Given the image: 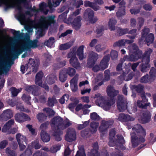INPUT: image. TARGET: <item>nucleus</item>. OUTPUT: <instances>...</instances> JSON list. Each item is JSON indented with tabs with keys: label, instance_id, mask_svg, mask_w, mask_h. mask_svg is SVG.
I'll use <instances>...</instances> for the list:
<instances>
[{
	"label": "nucleus",
	"instance_id": "603ef678",
	"mask_svg": "<svg viewBox=\"0 0 156 156\" xmlns=\"http://www.w3.org/2000/svg\"><path fill=\"white\" fill-rule=\"evenodd\" d=\"M37 32L38 36L40 37H42L44 36L45 34V31L42 25L39 26Z\"/></svg>",
	"mask_w": 156,
	"mask_h": 156
},
{
	"label": "nucleus",
	"instance_id": "864d4df0",
	"mask_svg": "<svg viewBox=\"0 0 156 156\" xmlns=\"http://www.w3.org/2000/svg\"><path fill=\"white\" fill-rule=\"evenodd\" d=\"M84 46L81 45L79 47V58L80 60H82L84 58L83 54V50Z\"/></svg>",
	"mask_w": 156,
	"mask_h": 156
},
{
	"label": "nucleus",
	"instance_id": "393cba45",
	"mask_svg": "<svg viewBox=\"0 0 156 156\" xmlns=\"http://www.w3.org/2000/svg\"><path fill=\"white\" fill-rule=\"evenodd\" d=\"M141 98L143 101H140V100H138L137 102V105L139 107L144 108L146 106H149L150 103H147V100L144 94L142 95L141 96Z\"/></svg>",
	"mask_w": 156,
	"mask_h": 156
},
{
	"label": "nucleus",
	"instance_id": "7ed1b4c3",
	"mask_svg": "<svg viewBox=\"0 0 156 156\" xmlns=\"http://www.w3.org/2000/svg\"><path fill=\"white\" fill-rule=\"evenodd\" d=\"M51 124L56 126V129L62 131L71 125L72 123L69 119L66 118L65 121V124L63 119L59 116L54 117L51 121Z\"/></svg>",
	"mask_w": 156,
	"mask_h": 156
},
{
	"label": "nucleus",
	"instance_id": "c9c22d12",
	"mask_svg": "<svg viewBox=\"0 0 156 156\" xmlns=\"http://www.w3.org/2000/svg\"><path fill=\"white\" fill-rule=\"evenodd\" d=\"M67 75L70 77L74 76L76 73V70L73 68L69 67L67 68H63Z\"/></svg>",
	"mask_w": 156,
	"mask_h": 156
},
{
	"label": "nucleus",
	"instance_id": "6ab92c4d",
	"mask_svg": "<svg viewBox=\"0 0 156 156\" xmlns=\"http://www.w3.org/2000/svg\"><path fill=\"white\" fill-rule=\"evenodd\" d=\"M27 48V47L24 44L21 46L20 48L18 50H16L15 49L13 50L12 52V55L13 57L16 58L19 55L22 53L25 50L28 51V50Z\"/></svg>",
	"mask_w": 156,
	"mask_h": 156
},
{
	"label": "nucleus",
	"instance_id": "49530a36",
	"mask_svg": "<svg viewBox=\"0 0 156 156\" xmlns=\"http://www.w3.org/2000/svg\"><path fill=\"white\" fill-rule=\"evenodd\" d=\"M37 118L39 122H42L45 120L47 118L46 115L42 113H39L36 115Z\"/></svg>",
	"mask_w": 156,
	"mask_h": 156
},
{
	"label": "nucleus",
	"instance_id": "f03ea898",
	"mask_svg": "<svg viewBox=\"0 0 156 156\" xmlns=\"http://www.w3.org/2000/svg\"><path fill=\"white\" fill-rule=\"evenodd\" d=\"M129 56H125L124 57V60L135 61L142 55V52L138 50L137 46L133 44L128 47Z\"/></svg>",
	"mask_w": 156,
	"mask_h": 156
},
{
	"label": "nucleus",
	"instance_id": "7c9ffc66",
	"mask_svg": "<svg viewBox=\"0 0 156 156\" xmlns=\"http://www.w3.org/2000/svg\"><path fill=\"white\" fill-rule=\"evenodd\" d=\"M43 75L44 74L41 71H40L37 73L35 79V83L36 85H41Z\"/></svg>",
	"mask_w": 156,
	"mask_h": 156
},
{
	"label": "nucleus",
	"instance_id": "37998d69",
	"mask_svg": "<svg viewBox=\"0 0 156 156\" xmlns=\"http://www.w3.org/2000/svg\"><path fill=\"white\" fill-rule=\"evenodd\" d=\"M108 122L102 121L101 125L99 128V130L100 132H102L104 130L106 129L109 126Z\"/></svg>",
	"mask_w": 156,
	"mask_h": 156
},
{
	"label": "nucleus",
	"instance_id": "1a4fd4ad",
	"mask_svg": "<svg viewBox=\"0 0 156 156\" xmlns=\"http://www.w3.org/2000/svg\"><path fill=\"white\" fill-rule=\"evenodd\" d=\"M149 31L150 30L148 28H145L143 30L142 33V37L140 40L141 41L143 40L144 38L146 36L145 41L147 43L148 45L153 42L154 39V35L152 34L151 33L147 35Z\"/></svg>",
	"mask_w": 156,
	"mask_h": 156
},
{
	"label": "nucleus",
	"instance_id": "de8ad7c7",
	"mask_svg": "<svg viewBox=\"0 0 156 156\" xmlns=\"http://www.w3.org/2000/svg\"><path fill=\"white\" fill-rule=\"evenodd\" d=\"M125 11L124 8H120L116 12V15L118 18H120L125 15Z\"/></svg>",
	"mask_w": 156,
	"mask_h": 156
},
{
	"label": "nucleus",
	"instance_id": "69168bd1",
	"mask_svg": "<svg viewBox=\"0 0 156 156\" xmlns=\"http://www.w3.org/2000/svg\"><path fill=\"white\" fill-rule=\"evenodd\" d=\"M151 115L150 113H149L147 115H145L142 119V122L145 123L148 122L151 119Z\"/></svg>",
	"mask_w": 156,
	"mask_h": 156
},
{
	"label": "nucleus",
	"instance_id": "5701e85b",
	"mask_svg": "<svg viewBox=\"0 0 156 156\" xmlns=\"http://www.w3.org/2000/svg\"><path fill=\"white\" fill-rule=\"evenodd\" d=\"M88 62L91 65L94 63L95 61L98 58V54L93 51L90 52Z\"/></svg>",
	"mask_w": 156,
	"mask_h": 156
},
{
	"label": "nucleus",
	"instance_id": "a211bd4d",
	"mask_svg": "<svg viewBox=\"0 0 156 156\" xmlns=\"http://www.w3.org/2000/svg\"><path fill=\"white\" fill-rule=\"evenodd\" d=\"M78 74H77L70 80V87L73 92H75L78 89L77 81Z\"/></svg>",
	"mask_w": 156,
	"mask_h": 156
},
{
	"label": "nucleus",
	"instance_id": "ddd939ff",
	"mask_svg": "<svg viewBox=\"0 0 156 156\" xmlns=\"http://www.w3.org/2000/svg\"><path fill=\"white\" fill-rule=\"evenodd\" d=\"M27 66L30 69V71L34 73H36L38 69L39 63L38 62H36L35 60L33 59L30 58L27 64Z\"/></svg>",
	"mask_w": 156,
	"mask_h": 156
},
{
	"label": "nucleus",
	"instance_id": "473e14b6",
	"mask_svg": "<svg viewBox=\"0 0 156 156\" xmlns=\"http://www.w3.org/2000/svg\"><path fill=\"white\" fill-rule=\"evenodd\" d=\"M67 75L64 69H63L61 70L59 73V80L62 82H64L67 80Z\"/></svg>",
	"mask_w": 156,
	"mask_h": 156
},
{
	"label": "nucleus",
	"instance_id": "bf43d9fd",
	"mask_svg": "<svg viewBox=\"0 0 156 156\" xmlns=\"http://www.w3.org/2000/svg\"><path fill=\"white\" fill-rule=\"evenodd\" d=\"M6 152L8 156H16V154L15 151L11 150L10 148L8 147L6 148Z\"/></svg>",
	"mask_w": 156,
	"mask_h": 156
},
{
	"label": "nucleus",
	"instance_id": "13d9d810",
	"mask_svg": "<svg viewBox=\"0 0 156 156\" xmlns=\"http://www.w3.org/2000/svg\"><path fill=\"white\" fill-rule=\"evenodd\" d=\"M22 99L28 105L30 104V102L29 101L31 97L30 95L23 94L22 95Z\"/></svg>",
	"mask_w": 156,
	"mask_h": 156
},
{
	"label": "nucleus",
	"instance_id": "a18cd8bd",
	"mask_svg": "<svg viewBox=\"0 0 156 156\" xmlns=\"http://www.w3.org/2000/svg\"><path fill=\"white\" fill-rule=\"evenodd\" d=\"M84 5L86 7H92L95 11H97L100 9V7L94 5V2L92 3L89 1H86L85 2Z\"/></svg>",
	"mask_w": 156,
	"mask_h": 156
},
{
	"label": "nucleus",
	"instance_id": "09e8293b",
	"mask_svg": "<svg viewBox=\"0 0 156 156\" xmlns=\"http://www.w3.org/2000/svg\"><path fill=\"white\" fill-rule=\"evenodd\" d=\"M46 6V4L44 2H43L39 4V8L40 11L43 12L45 14H47L49 10L48 9H45Z\"/></svg>",
	"mask_w": 156,
	"mask_h": 156
},
{
	"label": "nucleus",
	"instance_id": "e2e57ef3",
	"mask_svg": "<svg viewBox=\"0 0 156 156\" xmlns=\"http://www.w3.org/2000/svg\"><path fill=\"white\" fill-rule=\"evenodd\" d=\"M105 48V47L102 45L100 44H97L95 47V49L97 52H101L104 50Z\"/></svg>",
	"mask_w": 156,
	"mask_h": 156
},
{
	"label": "nucleus",
	"instance_id": "0eeeda50",
	"mask_svg": "<svg viewBox=\"0 0 156 156\" xmlns=\"http://www.w3.org/2000/svg\"><path fill=\"white\" fill-rule=\"evenodd\" d=\"M94 149L92 150L89 153L88 156H99L97 149L98 145L97 143H94L93 145ZM79 156H86L83 147L81 146L79 150Z\"/></svg>",
	"mask_w": 156,
	"mask_h": 156
},
{
	"label": "nucleus",
	"instance_id": "4be33fe9",
	"mask_svg": "<svg viewBox=\"0 0 156 156\" xmlns=\"http://www.w3.org/2000/svg\"><path fill=\"white\" fill-rule=\"evenodd\" d=\"M52 129L55 131L54 133V135L55 136V140L57 141H61L62 138L60 136L63 134V131L60 129H57L56 126H55L53 125L52 126Z\"/></svg>",
	"mask_w": 156,
	"mask_h": 156
},
{
	"label": "nucleus",
	"instance_id": "052dcab7",
	"mask_svg": "<svg viewBox=\"0 0 156 156\" xmlns=\"http://www.w3.org/2000/svg\"><path fill=\"white\" fill-rule=\"evenodd\" d=\"M32 146L36 149H39L41 147V145L39 144V141L37 140L32 142Z\"/></svg>",
	"mask_w": 156,
	"mask_h": 156
},
{
	"label": "nucleus",
	"instance_id": "b1692460",
	"mask_svg": "<svg viewBox=\"0 0 156 156\" xmlns=\"http://www.w3.org/2000/svg\"><path fill=\"white\" fill-rule=\"evenodd\" d=\"M110 56L109 55L105 56L100 64L101 70H103L108 66V62L109 60Z\"/></svg>",
	"mask_w": 156,
	"mask_h": 156
},
{
	"label": "nucleus",
	"instance_id": "423d86ee",
	"mask_svg": "<svg viewBox=\"0 0 156 156\" xmlns=\"http://www.w3.org/2000/svg\"><path fill=\"white\" fill-rule=\"evenodd\" d=\"M76 55L78 56V49L76 50L73 48V52L68 54V57L71 58L69 60L71 65L77 69L78 68V59L76 57Z\"/></svg>",
	"mask_w": 156,
	"mask_h": 156
},
{
	"label": "nucleus",
	"instance_id": "412c9836",
	"mask_svg": "<svg viewBox=\"0 0 156 156\" xmlns=\"http://www.w3.org/2000/svg\"><path fill=\"white\" fill-rule=\"evenodd\" d=\"M133 42V40L122 39L114 43L113 46L114 47H121L124 46L126 44L131 43Z\"/></svg>",
	"mask_w": 156,
	"mask_h": 156
},
{
	"label": "nucleus",
	"instance_id": "c85d7f7f",
	"mask_svg": "<svg viewBox=\"0 0 156 156\" xmlns=\"http://www.w3.org/2000/svg\"><path fill=\"white\" fill-rule=\"evenodd\" d=\"M107 93L108 96L112 98L117 95L119 93L118 91L115 90L112 86H108L107 88Z\"/></svg>",
	"mask_w": 156,
	"mask_h": 156
},
{
	"label": "nucleus",
	"instance_id": "f257e3e1",
	"mask_svg": "<svg viewBox=\"0 0 156 156\" xmlns=\"http://www.w3.org/2000/svg\"><path fill=\"white\" fill-rule=\"evenodd\" d=\"M132 130L133 132L131 133V142L133 147H136L145 141L146 132L140 124L134 126Z\"/></svg>",
	"mask_w": 156,
	"mask_h": 156
},
{
	"label": "nucleus",
	"instance_id": "58836bf2",
	"mask_svg": "<svg viewBox=\"0 0 156 156\" xmlns=\"http://www.w3.org/2000/svg\"><path fill=\"white\" fill-rule=\"evenodd\" d=\"M26 15H28L31 16H33V14H31L30 11H27L25 12V13H23L21 14L17 15V17L18 19L20 20L24 21L26 20Z\"/></svg>",
	"mask_w": 156,
	"mask_h": 156
},
{
	"label": "nucleus",
	"instance_id": "2eb2a0df",
	"mask_svg": "<svg viewBox=\"0 0 156 156\" xmlns=\"http://www.w3.org/2000/svg\"><path fill=\"white\" fill-rule=\"evenodd\" d=\"M55 16H49L46 17H41L40 19V21L41 22L46 23L48 25L54 24L55 21Z\"/></svg>",
	"mask_w": 156,
	"mask_h": 156
},
{
	"label": "nucleus",
	"instance_id": "72a5a7b5",
	"mask_svg": "<svg viewBox=\"0 0 156 156\" xmlns=\"http://www.w3.org/2000/svg\"><path fill=\"white\" fill-rule=\"evenodd\" d=\"M14 122L13 120L12 119L10 120L4 126L2 129V131L3 132H6L11 128Z\"/></svg>",
	"mask_w": 156,
	"mask_h": 156
},
{
	"label": "nucleus",
	"instance_id": "8fccbe9b",
	"mask_svg": "<svg viewBox=\"0 0 156 156\" xmlns=\"http://www.w3.org/2000/svg\"><path fill=\"white\" fill-rule=\"evenodd\" d=\"M115 134V131L114 129H112L110 132L109 133V145L110 146H112L113 145V144H112L113 142H114L113 140V138L114 137Z\"/></svg>",
	"mask_w": 156,
	"mask_h": 156
},
{
	"label": "nucleus",
	"instance_id": "dca6fc26",
	"mask_svg": "<svg viewBox=\"0 0 156 156\" xmlns=\"http://www.w3.org/2000/svg\"><path fill=\"white\" fill-rule=\"evenodd\" d=\"M27 91L28 92H31L34 96H38L39 95L38 92L39 87L35 85H28L26 87Z\"/></svg>",
	"mask_w": 156,
	"mask_h": 156
},
{
	"label": "nucleus",
	"instance_id": "f8f14e48",
	"mask_svg": "<svg viewBox=\"0 0 156 156\" xmlns=\"http://www.w3.org/2000/svg\"><path fill=\"white\" fill-rule=\"evenodd\" d=\"M16 121L19 123H22L30 120V118L28 115L23 112L16 113L15 116Z\"/></svg>",
	"mask_w": 156,
	"mask_h": 156
},
{
	"label": "nucleus",
	"instance_id": "338daca9",
	"mask_svg": "<svg viewBox=\"0 0 156 156\" xmlns=\"http://www.w3.org/2000/svg\"><path fill=\"white\" fill-rule=\"evenodd\" d=\"M128 29L127 28L122 29L120 28H119L118 30V32L120 35H122L128 33Z\"/></svg>",
	"mask_w": 156,
	"mask_h": 156
},
{
	"label": "nucleus",
	"instance_id": "20e7f679",
	"mask_svg": "<svg viewBox=\"0 0 156 156\" xmlns=\"http://www.w3.org/2000/svg\"><path fill=\"white\" fill-rule=\"evenodd\" d=\"M94 98L97 99L96 101V105L106 111L109 109L111 106L113 105L115 102L113 100L109 101H105L103 97L99 94H95Z\"/></svg>",
	"mask_w": 156,
	"mask_h": 156
},
{
	"label": "nucleus",
	"instance_id": "a878e982",
	"mask_svg": "<svg viewBox=\"0 0 156 156\" xmlns=\"http://www.w3.org/2000/svg\"><path fill=\"white\" fill-rule=\"evenodd\" d=\"M118 119L119 120L121 121H133L134 118L128 115H125L123 114H120L119 115Z\"/></svg>",
	"mask_w": 156,
	"mask_h": 156
},
{
	"label": "nucleus",
	"instance_id": "4d7b16f0",
	"mask_svg": "<svg viewBox=\"0 0 156 156\" xmlns=\"http://www.w3.org/2000/svg\"><path fill=\"white\" fill-rule=\"evenodd\" d=\"M32 152L28 146L25 152L20 154V156H30L32 154Z\"/></svg>",
	"mask_w": 156,
	"mask_h": 156
},
{
	"label": "nucleus",
	"instance_id": "6e6552de",
	"mask_svg": "<svg viewBox=\"0 0 156 156\" xmlns=\"http://www.w3.org/2000/svg\"><path fill=\"white\" fill-rule=\"evenodd\" d=\"M78 9H76L73 14L69 16L68 21L71 23L73 28L76 30H78Z\"/></svg>",
	"mask_w": 156,
	"mask_h": 156
},
{
	"label": "nucleus",
	"instance_id": "0e129e2a",
	"mask_svg": "<svg viewBox=\"0 0 156 156\" xmlns=\"http://www.w3.org/2000/svg\"><path fill=\"white\" fill-rule=\"evenodd\" d=\"M150 77L151 79H154L156 77V69L152 68L150 72Z\"/></svg>",
	"mask_w": 156,
	"mask_h": 156
},
{
	"label": "nucleus",
	"instance_id": "bb28decb",
	"mask_svg": "<svg viewBox=\"0 0 156 156\" xmlns=\"http://www.w3.org/2000/svg\"><path fill=\"white\" fill-rule=\"evenodd\" d=\"M11 32L16 37L26 40L27 39V36L23 33H20V31H16L14 29H11Z\"/></svg>",
	"mask_w": 156,
	"mask_h": 156
},
{
	"label": "nucleus",
	"instance_id": "ea45409f",
	"mask_svg": "<svg viewBox=\"0 0 156 156\" xmlns=\"http://www.w3.org/2000/svg\"><path fill=\"white\" fill-rule=\"evenodd\" d=\"M56 79V76L52 74L47 76L46 79L47 82L49 84H52L54 83Z\"/></svg>",
	"mask_w": 156,
	"mask_h": 156
},
{
	"label": "nucleus",
	"instance_id": "9d476101",
	"mask_svg": "<svg viewBox=\"0 0 156 156\" xmlns=\"http://www.w3.org/2000/svg\"><path fill=\"white\" fill-rule=\"evenodd\" d=\"M117 104L118 109L120 112H123L127 108L126 99L123 98L122 95L118 96Z\"/></svg>",
	"mask_w": 156,
	"mask_h": 156
},
{
	"label": "nucleus",
	"instance_id": "c03bdc74",
	"mask_svg": "<svg viewBox=\"0 0 156 156\" xmlns=\"http://www.w3.org/2000/svg\"><path fill=\"white\" fill-rule=\"evenodd\" d=\"M43 111L46 112L49 118L54 116L55 114V112L53 109L49 108H44Z\"/></svg>",
	"mask_w": 156,
	"mask_h": 156
},
{
	"label": "nucleus",
	"instance_id": "39448f33",
	"mask_svg": "<svg viewBox=\"0 0 156 156\" xmlns=\"http://www.w3.org/2000/svg\"><path fill=\"white\" fill-rule=\"evenodd\" d=\"M152 52V50L149 48L145 53L142 59L143 65L141 66V70L143 72H146L150 66L149 64V56Z\"/></svg>",
	"mask_w": 156,
	"mask_h": 156
},
{
	"label": "nucleus",
	"instance_id": "79ce46f5",
	"mask_svg": "<svg viewBox=\"0 0 156 156\" xmlns=\"http://www.w3.org/2000/svg\"><path fill=\"white\" fill-rule=\"evenodd\" d=\"M73 45V44L69 42L65 44H61L59 47V49L61 50H67L69 48Z\"/></svg>",
	"mask_w": 156,
	"mask_h": 156
},
{
	"label": "nucleus",
	"instance_id": "e433bc0d",
	"mask_svg": "<svg viewBox=\"0 0 156 156\" xmlns=\"http://www.w3.org/2000/svg\"><path fill=\"white\" fill-rule=\"evenodd\" d=\"M16 138L18 143L25 142L27 144V140L26 137L21 135L20 133H18L16 135Z\"/></svg>",
	"mask_w": 156,
	"mask_h": 156
},
{
	"label": "nucleus",
	"instance_id": "6e6d98bb",
	"mask_svg": "<svg viewBox=\"0 0 156 156\" xmlns=\"http://www.w3.org/2000/svg\"><path fill=\"white\" fill-rule=\"evenodd\" d=\"M61 60L60 58H58L56 59L57 62V67L58 68L63 67L66 64V62L65 60L60 61Z\"/></svg>",
	"mask_w": 156,
	"mask_h": 156
},
{
	"label": "nucleus",
	"instance_id": "f704fd0d",
	"mask_svg": "<svg viewBox=\"0 0 156 156\" xmlns=\"http://www.w3.org/2000/svg\"><path fill=\"white\" fill-rule=\"evenodd\" d=\"M18 4L16 5V9L19 11L17 15L23 13L22 11L23 8L20 5V4L22 3L24 4H27V0H18Z\"/></svg>",
	"mask_w": 156,
	"mask_h": 156
},
{
	"label": "nucleus",
	"instance_id": "a19ab883",
	"mask_svg": "<svg viewBox=\"0 0 156 156\" xmlns=\"http://www.w3.org/2000/svg\"><path fill=\"white\" fill-rule=\"evenodd\" d=\"M118 139L116 141V144L118 146V147L120 149L122 148V146L121 145L125 143L123 137L122 135H117Z\"/></svg>",
	"mask_w": 156,
	"mask_h": 156
},
{
	"label": "nucleus",
	"instance_id": "c756f323",
	"mask_svg": "<svg viewBox=\"0 0 156 156\" xmlns=\"http://www.w3.org/2000/svg\"><path fill=\"white\" fill-rule=\"evenodd\" d=\"M37 40L34 41L29 40L25 44L26 46L27 47L28 50H30L31 48H34L37 47Z\"/></svg>",
	"mask_w": 156,
	"mask_h": 156
},
{
	"label": "nucleus",
	"instance_id": "5fc2aeb1",
	"mask_svg": "<svg viewBox=\"0 0 156 156\" xmlns=\"http://www.w3.org/2000/svg\"><path fill=\"white\" fill-rule=\"evenodd\" d=\"M90 125L92 128L91 132L92 133H95L97 131L98 126V123L95 122H93L91 123Z\"/></svg>",
	"mask_w": 156,
	"mask_h": 156
},
{
	"label": "nucleus",
	"instance_id": "aec40b11",
	"mask_svg": "<svg viewBox=\"0 0 156 156\" xmlns=\"http://www.w3.org/2000/svg\"><path fill=\"white\" fill-rule=\"evenodd\" d=\"M12 116V112L11 110L9 109L4 110L1 115V118L4 121H5L10 119Z\"/></svg>",
	"mask_w": 156,
	"mask_h": 156
},
{
	"label": "nucleus",
	"instance_id": "4468645a",
	"mask_svg": "<svg viewBox=\"0 0 156 156\" xmlns=\"http://www.w3.org/2000/svg\"><path fill=\"white\" fill-rule=\"evenodd\" d=\"M85 14L87 17V21L91 23H95L98 20L97 17L94 16L93 11L90 9H87L86 10Z\"/></svg>",
	"mask_w": 156,
	"mask_h": 156
},
{
	"label": "nucleus",
	"instance_id": "3c124183",
	"mask_svg": "<svg viewBox=\"0 0 156 156\" xmlns=\"http://www.w3.org/2000/svg\"><path fill=\"white\" fill-rule=\"evenodd\" d=\"M55 38L54 37H51L49 38L48 40H46L44 44L48 47H51L54 42Z\"/></svg>",
	"mask_w": 156,
	"mask_h": 156
},
{
	"label": "nucleus",
	"instance_id": "9b49d317",
	"mask_svg": "<svg viewBox=\"0 0 156 156\" xmlns=\"http://www.w3.org/2000/svg\"><path fill=\"white\" fill-rule=\"evenodd\" d=\"M76 133L75 129L72 128H68L65 136V140L69 142H72L76 139Z\"/></svg>",
	"mask_w": 156,
	"mask_h": 156
},
{
	"label": "nucleus",
	"instance_id": "774afa93",
	"mask_svg": "<svg viewBox=\"0 0 156 156\" xmlns=\"http://www.w3.org/2000/svg\"><path fill=\"white\" fill-rule=\"evenodd\" d=\"M33 156H47V154L45 152L37 151L34 154Z\"/></svg>",
	"mask_w": 156,
	"mask_h": 156
},
{
	"label": "nucleus",
	"instance_id": "680f3d73",
	"mask_svg": "<svg viewBox=\"0 0 156 156\" xmlns=\"http://www.w3.org/2000/svg\"><path fill=\"white\" fill-rule=\"evenodd\" d=\"M3 2L5 5L4 8L5 11L7 10L10 8H12L14 7V6L10 5L7 2H4L3 0H0V6L1 5V4Z\"/></svg>",
	"mask_w": 156,
	"mask_h": 156
},
{
	"label": "nucleus",
	"instance_id": "cd10ccee",
	"mask_svg": "<svg viewBox=\"0 0 156 156\" xmlns=\"http://www.w3.org/2000/svg\"><path fill=\"white\" fill-rule=\"evenodd\" d=\"M41 139L44 142H48L50 140V135L43 129H42L41 131Z\"/></svg>",
	"mask_w": 156,
	"mask_h": 156
},
{
	"label": "nucleus",
	"instance_id": "f3484780",
	"mask_svg": "<svg viewBox=\"0 0 156 156\" xmlns=\"http://www.w3.org/2000/svg\"><path fill=\"white\" fill-rule=\"evenodd\" d=\"M71 100L73 102L69 105L68 108L71 111L74 112V108L76 107L75 110L77 112H78V99L73 98H71Z\"/></svg>",
	"mask_w": 156,
	"mask_h": 156
},
{
	"label": "nucleus",
	"instance_id": "2f4dec72",
	"mask_svg": "<svg viewBox=\"0 0 156 156\" xmlns=\"http://www.w3.org/2000/svg\"><path fill=\"white\" fill-rule=\"evenodd\" d=\"M57 103L58 101L55 97L53 96L52 97H49L48 98L47 105L49 107H52Z\"/></svg>",
	"mask_w": 156,
	"mask_h": 156
},
{
	"label": "nucleus",
	"instance_id": "4c0bfd02",
	"mask_svg": "<svg viewBox=\"0 0 156 156\" xmlns=\"http://www.w3.org/2000/svg\"><path fill=\"white\" fill-rule=\"evenodd\" d=\"M117 21L114 18L110 19L108 22V26L109 29L111 30L115 29V25L116 24Z\"/></svg>",
	"mask_w": 156,
	"mask_h": 156
}]
</instances>
